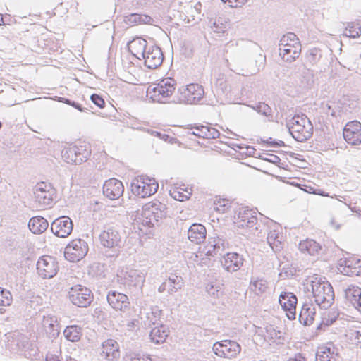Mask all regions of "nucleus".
<instances>
[{"label": "nucleus", "mask_w": 361, "mask_h": 361, "mask_svg": "<svg viewBox=\"0 0 361 361\" xmlns=\"http://www.w3.org/2000/svg\"><path fill=\"white\" fill-rule=\"evenodd\" d=\"M58 269L57 261L51 256H42L37 262V273L42 279L54 277L57 274Z\"/></svg>", "instance_id": "f8f14e48"}, {"label": "nucleus", "mask_w": 361, "mask_h": 361, "mask_svg": "<svg viewBox=\"0 0 361 361\" xmlns=\"http://www.w3.org/2000/svg\"><path fill=\"white\" fill-rule=\"evenodd\" d=\"M262 160L266 161L267 162H270L274 164H279L281 161V159L275 155L271 154H266L264 157L261 158Z\"/></svg>", "instance_id": "4d7b16f0"}, {"label": "nucleus", "mask_w": 361, "mask_h": 361, "mask_svg": "<svg viewBox=\"0 0 361 361\" xmlns=\"http://www.w3.org/2000/svg\"><path fill=\"white\" fill-rule=\"evenodd\" d=\"M42 324L49 338H56L59 335L60 327L56 317L51 315L44 316Z\"/></svg>", "instance_id": "b1692460"}, {"label": "nucleus", "mask_w": 361, "mask_h": 361, "mask_svg": "<svg viewBox=\"0 0 361 361\" xmlns=\"http://www.w3.org/2000/svg\"><path fill=\"white\" fill-rule=\"evenodd\" d=\"M229 207L228 200H219L217 202H214V209L216 212L224 213L227 211Z\"/></svg>", "instance_id": "864d4df0"}, {"label": "nucleus", "mask_w": 361, "mask_h": 361, "mask_svg": "<svg viewBox=\"0 0 361 361\" xmlns=\"http://www.w3.org/2000/svg\"><path fill=\"white\" fill-rule=\"evenodd\" d=\"M176 86V82L173 78H164L148 87L147 97L154 102L166 103L174 93Z\"/></svg>", "instance_id": "7ed1b4c3"}, {"label": "nucleus", "mask_w": 361, "mask_h": 361, "mask_svg": "<svg viewBox=\"0 0 361 361\" xmlns=\"http://www.w3.org/2000/svg\"><path fill=\"white\" fill-rule=\"evenodd\" d=\"M145 65L149 69H155L163 62L164 56L161 49L155 45H150L141 58Z\"/></svg>", "instance_id": "a211bd4d"}, {"label": "nucleus", "mask_w": 361, "mask_h": 361, "mask_svg": "<svg viewBox=\"0 0 361 361\" xmlns=\"http://www.w3.org/2000/svg\"><path fill=\"white\" fill-rule=\"evenodd\" d=\"M299 249L302 252H307L310 255H316L320 252L322 247L315 240L307 239L300 243Z\"/></svg>", "instance_id": "72a5a7b5"}, {"label": "nucleus", "mask_w": 361, "mask_h": 361, "mask_svg": "<svg viewBox=\"0 0 361 361\" xmlns=\"http://www.w3.org/2000/svg\"><path fill=\"white\" fill-rule=\"evenodd\" d=\"M106 300L109 305L116 311L127 314L130 310L129 298L124 293L110 290L106 295Z\"/></svg>", "instance_id": "ddd939ff"}, {"label": "nucleus", "mask_w": 361, "mask_h": 361, "mask_svg": "<svg viewBox=\"0 0 361 361\" xmlns=\"http://www.w3.org/2000/svg\"><path fill=\"white\" fill-rule=\"evenodd\" d=\"M283 236L276 229L270 231L267 234V243L274 251H279L282 248Z\"/></svg>", "instance_id": "f704fd0d"}, {"label": "nucleus", "mask_w": 361, "mask_h": 361, "mask_svg": "<svg viewBox=\"0 0 361 361\" xmlns=\"http://www.w3.org/2000/svg\"><path fill=\"white\" fill-rule=\"evenodd\" d=\"M251 107L255 110L258 114H260L266 117L271 118V107L265 103L259 102L255 106H251Z\"/></svg>", "instance_id": "a18cd8bd"}, {"label": "nucleus", "mask_w": 361, "mask_h": 361, "mask_svg": "<svg viewBox=\"0 0 361 361\" xmlns=\"http://www.w3.org/2000/svg\"><path fill=\"white\" fill-rule=\"evenodd\" d=\"M123 361H152L148 357H145L138 353H129L124 357Z\"/></svg>", "instance_id": "8fccbe9b"}, {"label": "nucleus", "mask_w": 361, "mask_h": 361, "mask_svg": "<svg viewBox=\"0 0 361 361\" xmlns=\"http://www.w3.org/2000/svg\"><path fill=\"white\" fill-rule=\"evenodd\" d=\"M345 299L353 305L356 302L357 298L361 297V288L355 285L350 284L343 289Z\"/></svg>", "instance_id": "4c0bfd02"}, {"label": "nucleus", "mask_w": 361, "mask_h": 361, "mask_svg": "<svg viewBox=\"0 0 361 361\" xmlns=\"http://www.w3.org/2000/svg\"><path fill=\"white\" fill-rule=\"evenodd\" d=\"M206 289L207 293L214 298H218L222 294L221 288L219 285L217 286L213 283H209L207 286Z\"/></svg>", "instance_id": "603ef678"}, {"label": "nucleus", "mask_w": 361, "mask_h": 361, "mask_svg": "<svg viewBox=\"0 0 361 361\" xmlns=\"http://www.w3.org/2000/svg\"><path fill=\"white\" fill-rule=\"evenodd\" d=\"M211 247H212L213 250L209 252H213L215 255L223 256L224 252L226 249L228 248L229 243L223 237H217L214 238L212 241H210Z\"/></svg>", "instance_id": "c9c22d12"}, {"label": "nucleus", "mask_w": 361, "mask_h": 361, "mask_svg": "<svg viewBox=\"0 0 361 361\" xmlns=\"http://www.w3.org/2000/svg\"><path fill=\"white\" fill-rule=\"evenodd\" d=\"M351 341L359 348H361V330L353 331L350 333Z\"/></svg>", "instance_id": "5fc2aeb1"}, {"label": "nucleus", "mask_w": 361, "mask_h": 361, "mask_svg": "<svg viewBox=\"0 0 361 361\" xmlns=\"http://www.w3.org/2000/svg\"><path fill=\"white\" fill-rule=\"evenodd\" d=\"M33 193L36 207L39 209H44L51 206L56 192L50 184L42 182L35 186Z\"/></svg>", "instance_id": "423d86ee"}, {"label": "nucleus", "mask_w": 361, "mask_h": 361, "mask_svg": "<svg viewBox=\"0 0 361 361\" xmlns=\"http://www.w3.org/2000/svg\"><path fill=\"white\" fill-rule=\"evenodd\" d=\"M73 227L71 219L66 216L57 218L51 224L52 233L59 238L68 237L71 233Z\"/></svg>", "instance_id": "dca6fc26"}, {"label": "nucleus", "mask_w": 361, "mask_h": 361, "mask_svg": "<svg viewBox=\"0 0 361 361\" xmlns=\"http://www.w3.org/2000/svg\"><path fill=\"white\" fill-rule=\"evenodd\" d=\"M145 277L144 271L126 268L118 272L116 280L118 283L127 286L129 288H135L142 290Z\"/></svg>", "instance_id": "39448f33"}, {"label": "nucleus", "mask_w": 361, "mask_h": 361, "mask_svg": "<svg viewBox=\"0 0 361 361\" xmlns=\"http://www.w3.org/2000/svg\"><path fill=\"white\" fill-rule=\"evenodd\" d=\"M161 314V310H160L158 307H154L152 309V316H154V319L149 317L150 321L154 324L157 321V318H159L160 314Z\"/></svg>", "instance_id": "052dcab7"}, {"label": "nucleus", "mask_w": 361, "mask_h": 361, "mask_svg": "<svg viewBox=\"0 0 361 361\" xmlns=\"http://www.w3.org/2000/svg\"><path fill=\"white\" fill-rule=\"evenodd\" d=\"M279 302L283 310L286 312L290 320L295 319L297 297L290 292H282L279 298Z\"/></svg>", "instance_id": "f3484780"}, {"label": "nucleus", "mask_w": 361, "mask_h": 361, "mask_svg": "<svg viewBox=\"0 0 361 361\" xmlns=\"http://www.w3.org/2000/svg\"><path fill=\"white\" fill-rule=\"evenodd\" d=\"M11 300L12 297L10 292L0 288V305L8 306L11 304Z\"/></svg>", "instance_id": "3c124183"}, {"label": "nucleus", "mask_w": 361, "mask_h": 361, "mask_svg": "<svg viewBox=\"0 0 361 361\" xmlns=\"http://www.w3.org/2000/svg\"><path fill=\"white\" fill-rule=\"evenodd\" d=\"M48 226L47 220L40 216L31 218L28 223L29 229L34 234L42 233L47 229Z\"/></svg>", "instance_id": "7c9ffc66"}, {"label": "nucleus", "mask_w": 361, "mask_h": 361, "mask_svg": "<svg viewBox=\"0 0 361 361\" xmlns=\"http://www.w3.org/2000/svg\"><path fill=\"white\" fill-rule=\"evenodd\" d=\"M170 195L174 200L183 202L190 198L191 192L188 190L176 188L170 190Z\"/></svg>", "instance_id": "79ce46f5"}, {"label": "nucleus", "mask_w": 361, "mask_h": 361, "mask_svg": "<svg viewBox=\"0 0 361 361\" xmlns=\"http://www.w3.org/2000/svg\"><path fill=\"white\" fill-rule=\"evenodd\" d=\"M252 289L257 295L264 293L267 289V283L265 280L257 279L254 281L252 284Z\"/></svg>", "instance_id": "49530a36"}, {"label": "nucleus", "mask_w": 361, "mask_h": 361, "mask_svg": "<svg viewBox=\"0 0 361 361\" xmlns=\"http://www.w3.org/2000/svg\"><path fill=\"white\" fill-rule=\"evenodd\" d=\"M307 60L312 65L318 63L322 57V51L320 49L314 48L308 51L307 53Z\"/></svg>", "instance_id": "c03bdc74"}, {"label": "nucleus", "mask_w": 361, "mask_h": 361, "mask_svg": "<svg viewBox=\"0 0 361 361\" xmlns=\"http://www.w3.org/2000/svg\"><path fill=\"white\" fill-rule=\"evenodd\" d=\"M343 138L351 145L361 144V123L357 121L348 122L343 128Z\"/></svg>", "instance_id": "4468645a"}, {"label": "nucleus", "mask_w": 361, "mask_h": 361, "mask_svg": "<svg viewBox=\"0 0 361 361\" xmlns=\"http://www.w3.org/2000/svg\"><path fill=\"white\" fill-rule=\"evenodd\" d=\"M214 31L216 32H224L226 28L225 25L221 23L219 24L216 21L213 23Z\"/></svg>", "instance_id": "e2e57ef3"}, {"label": "nucleus", "mask_w": 361, "mask_h": 361, "mask_svg": "<svg viewBox=\"0 0 361 361\" xmlns=\"http://www.w3.org/2000/svg\"><path fill=\"white\" fill-rule=\"evenodd\" d=\"M202 133L204 139H215L219 137L220 133L216 128L208 126L202 125Z\"/></svg>", "instance_id": "09e8293b"}, {"label": "nucleus", "mask_w": 361, "mask_h": 361, "mask_svg": "<svg viewBox=\"0 0 361 361\" xmlns=\"http://www.w3.org/2000/svg\"><path fill=\"white\" fill-rule=\"evenodd\" d=\"M90 99L98 107L102 109L104 106L105 102L101 96L97 94H93L91 95Z\"/></svg>", "instance_id": "6e6d98bb"}, {"label": "nucleus", "mask_w": 361, "mask_h": 361, "mask_svg": "<svg viewBox=\"0 0 361 361\" xmlns=\"http://www.w3.org/2000/svg\"><path fill=\"white\" fill-rule=\"evenodd\" d=\"M151 134L152 135H155L162 140H167V139L169 137V136L165 133H162L161 132H158V131H155V130H152V133Z\"/></svg>", "instance_id": "0e129e2a"}, {"label": "nucleus", "mask_w": 361, "mask_h": 361, "mask_svg": "<svg viewBox=\"0 0 361 361\" xmlns=\"http://www.w3.org/2000/svg\"><path fill=\"white\" fill-rule=\"evenodd\" d=\"M300 51V43L298 44H291L285 47H279V54L283 60L290 63L299 57Z\"/></svg>", "instance_id": "bb28decb"}, {"label": "nucleus", "mask_w": 361, "mask_h": 361, "mask_svg": "<svg viewBox=\"0 0 361 361\" xmlns=\"http://www.w3.org/2000/svg\"><path fill=\"white\" fill-rule=\"evenodd\" d=\"M216 355L226 359L235 357L241 351L240 345L231 340H224L216 342L212 347Z\"/></svg>", "instance_id": "9d476101"}, {"label": "nucleus", "mask_w": 361, "mask_h": 361, "mask_svg": "<svg viewBox=\"0 0 361 361\" xmlns=\"http://www.w3.org/2000/svg\"><path fill=\"white\" fill-rule=\"evenodd\" d=\"M204 94L202 85L191 83L178 89V102L183 104H195L202 99Z\"/></svg>", "instance_id": "6e6552de"}, {"label": "nucleus", "mask_w": 361, "mask_h": 361, "mask_svg": "<svg viewBox=\"0 0 361 361\" xmlns=\"http://www.w3.org/2000/svg\"><path fill=\"white\" fill-rule=\"evenodd\" d=\"M101 355L109 361L117 360L120 357L118 343L113 339L105 341L102 343Z\"/></svg>", "instance_id": "5701e85b"}, {"label": "nucleus", "mask_w": 361, "mask_h": 361, "mask_svg": "<svg viewBox=\"0 0 361 361\" xmlns=\"http://www.w3.org/2000/svg\"><path fill=\"white\" fill-rule=\"evenodd\" d=\"M124 187L122 182L116 178H110L103 185L104 195L110 200H117L123 195Z\"/></svg>", "instance_id": "aec40b11"}, {"label": "nucleus", "mask_w": 361, "mask_h": 361, "mask_svg": "<svg viewBox=\"0 0 361 361\" xmlns=\"http://www.w3.org/2000/svg\"><path fill=\"white\" fill-rule=\"evenodd\" d=\"M206 228L200 224H193L188 231V239L196 244L202 243L206 238Z\"/></svg>", "instance_id": "cd10ccee"}, {"label": "nucleus", "mask_w": 361, "mask_h": 361, "mask_svg": "<svg viewBox=\"0 0 361 361\" xmlns=\"http://www.w3.org/2000/svg\"><path fill=\"white\" fill-rule=\"evenodd\" d=\"M336 318H337V316L336 315L335 312H333L332 316H331V317L329 314L328 318H326L325 316L322 318V324L327 325V326L330 325L336 321Z\"/></svg>", "instance_id": "bf43d9fd"}, {"label": "nucleus", "mask_w": 361, "mask_h": 361, "mask_svg": "<svg viewBox=\"0 0 361 361\" xmlns=\"http://www.w3.org/2000/svg\"><path fill=\"white\" fill-rule=\"evenodd\" d=\"M68 297L71 302L79 307H87L93 300L92 291L81 285L71 287L68 291Z\"/></svg>", "instance_id": "1a4fd4ad"}, {"label": "nucleus", "mask_w": 361, "mask_h": 361, "mask_svg": "<svg viewBox=\"0 0 361 361\" xmlns=\"http://www.w3.org/2000/svg\"><path fill=\"white\" fill-rule=\"evenodd\" d=\"M239 218H241V226H246L248 228L253 227L256 223H257V219L256 217L253 216L252 215V213L250 211H243V213L242 212H239L238 214Z\"/></svg>", "instance_id": "a19ab883"}, {"label": "nucleus", "mask_w": 361, "mask_h": 361, "mask_svg": "<svg viewBox=\"0 0 361 361\" xmlns=\"http://www.w3.org/2000/svg\"><path fill=\"white\" fill-rule=\"evenodd\" d=\"M190 130H192L191 133L197 137L203 138L204 135H206L202 133V125L192 127Z\"/></svg>", "instance_id": "680f3d73"}, {"label": "nucleus", "mask_w": 361, "mask_h": 361, "mask_svg": "<svg viewBox=\"0 0 361 361\" xmlns=\"http://www.w3.org/2000/svg\"><path fill=\"white\" fill-rule=\"evenodd\" d=\"M159 185L154 178L140 176L135 177L131 182V191L133 195L142 198L154 195L158 190Z\"/></svg>", "instance_id": "20e7f679"}, {"label": "nucleus", "mask_w": 361, "mask_h": 361, "mask_svg": "<svg viewBox=\"0 0 361 361\" xmlns=\"http://www.w3.org/2000/svg\"><path fill=\"white\" fill-rule=\"evenodd\" d=\"M292 137L298 142L308 140L313 133V126L305 114L295 115L287 122Z\"/></svg>", "instance_id": "f03ea898"}, {"label": "nucleus", "mask_w": 361, "mask_h": 361, "mask_svg": "<svg viewBox=\"0 0 361 361\" xmlns=\"http://www.w3.org/2000/svg\"><path fill=\"white\" fill-rule=\"evenodd\" d=\"M99 240L104 247L113 248L120 244L121 235L118 231L110 227L104 229L101 233Z\"/></svg>", "instance_id": "412c9836"}, {"label": "nucleus", "mask_w": 361, "mask_h": 361, "mask_svg": "<svg viewBox=\"0 0 361 361\" xmlns=\"http://www.w3.org/2000/svg\"><path fill=\"white\" fill-rule=\"evenodd\" d=\"M88 252L87 243L82 239L73 240L65 248V258L70 262L82 259Z\"/></svg>", "instance_id": "9b49d317"}, {"label": "nucleus", "mask_w": 361, "mask_h": 361, "mask_svg": "<svg viewBox=\"0 0 361 361\" xmlns=\"http://www.w3.org/2000/svg\"><path fill=\"white\" fill-rule=\"evenodd\" d=\"M69 105L75 108L76 109L79 110L81 112L85 111V109L82 108L80 104L75 102L71 101V104Z\"/></svg>", "instance_id": "338daca9"}, {"label": "nucleus", "mask_w": 361, "mask_h": 361, "mask_svg": "<svg viewBox=\"0 0 361 361\" xmlns=\"http://www.w3.org/2000/svg\"><path fill=\"white\" fill-rule=\"evenodd\" d=\"M345 35L351 38H357L361 35V25L353 24L345 30Z\"/></svg>", "instance_id": "de8ad7c7"}, {"label": "nucleus", "mask_w": 361, "mask_h": 361, "mask_svg": "<svg viewBox=\"0 0 361 361\" xmlns=\"http://www.w3.org/2000/svg\"><path fill=\"white\" fill-rule=\"evenodd\" d=\"M298 43L300 42L297 36L293 32H288L281 38L279 47H285L291 44H298Z\"/></svg>", "instance_id": "37998d69"}, {"label": "nucleus", "mask_w": 361, "mask_h": 361, "mask_svg": "<svg viewBox=\"0 0 361 361\" xmlns=\"http://www.w3.org/2000/svg\"><path fill=\"white\" fill-rule=\"evenodd\" d=\"M144 211L147 219H149L146 224L152 225L154 224L153 221H158L166 216V206L160 202H150L145 204Z\"/></svg>", "instance_id": "2eb2a0df"}, {"label": "nucleus", "mask_w": 361, "mask_h": 361, "mask_svg": "<svg viewBox=\"0 0 361 361\" xmlns=\"http://www.w3.org/2000/svg\"><path fill=\"white\" fill-rule=\"evenodd\" d=\"M222 267L228 272L238 271L243 264L244 259L237 252H227L221 259Z\"/></svg>", "instance_id": "6ab92c4d"}, {"label": "nucleus", "mask_w": 361, "mask_h": 361, "mask_svg": "<svg viewBox=\"0 0 361 361\" xmlns=\"http://www.w3.org/2000/svg\"><path fill=\"white\" fill-rule=\"evenodd\" d=\"M353 306L361 313V296L357 298L356 302H355Z\"/></svg>", "instance_id": "774afa93"}, {"label": "nucleus", "mask_w": 361, "mask_h": 361, "mask_svg": "<svg viewBox=\"0 0 361 361\" xmlns=\"http://www.w3.org/2000/svg\"><path fill=\"white\" fill-rule=\"evenodd\" d=\"M124 22L127 25L133 26L137 24L152 25L154 23V20L147 15L130 13L124 16Z\"/></svg>", "instance_id": "2f4dec72"}, {"label": "nucleus", "mask_w": 361, "mask_h": 361, "mask_svg": "<svg viewBox=\"0 0 361 361\" xmlns=\"http://www.w3.org/2000/svg\"><path fill=\"white\" fill-rule=\"evenodd\" d=\"M91 155L89 145H78L71 146L62 151L61 156L68 164H81L86 161Z\"/></svg>", "instance_id": "0eeeda50"}, {"label": "nucleus", "mask_w": 361, "mask_h": 361, "mask_svg": "<svg viewBox=\"0 0 361 361\" xmlns=\"http://www.w3.org/2000/svg\"><path fill=\"white\" fill-rule=\"evenodd\" d=\"M271 329L273 331V333L270 332L271 338H280L281 336V331H276L271 326L270 327L269 330H267V331H270Z\"/></svg>", "instance_id": "69168bd1"}, {"label": "nucleus", "mask_w": 361, "mask_h": 361, "mask_svg": "<svg viewBox=\"0 0 361 361\" xmlns=\"http://www.w3.org/2000/svg\"><path fill=\"white\" fill-rule=\"evenodd\" d=\"M223 2L228 3L232 8H236L244 4L247 0H221Z\"/></svg>", "instance_id": "13d9d810"}, {"label": "nucleus", "mask_w": 361, "mask_h": 361, "mask_svg": "<svg viewBox=\"0 0 361 361\" xmlns=\"http://www.w3.org/2000/svg\"><path fill=\"white\" fill-rule=\"evenodd\" d=\"M183 285L184 282L181 276L171 274L168 279L159 286L158 291L164 293L165 290H167L169 294H173L174 292L181 289Z\"/></svg>", "instance_id": "4be33fe9"}, {"label": "nucleus", "mask_w": 361, "mask_h": 361, "mask_svg": "<svg viewBox=\"0 0 361 361\" xmlns=\"http://www.w3.org/2000/svg\"><path fill=\"white\" fill-rule=\"evenodd\" d=\"M29 340L30 339L27 336L18 332H16L13 334L10 345L13 350H16L19 353L20 349H22L23 347H25V345H28Z\"/></svg>", "instance_id": "58836bf2"}, {"label": "nucleus", "mask_w": 361, "mask_h": 361, "mask_svg": "<svg viewBox=\"0 0 361 361\" xmlns=\"http://www.w3.org/2000/svg\"><path fill=\"white\" fill-rule=\"evenodd\" d=\"M25 357L30 360H38L40 357L37 347L30 341H28V345H25L19 351Z\"/></svg>", "instance_id": "ea45409f"}, {"label": "nucleus", "mask_w": 361, "mask_h": 361, "mask_svg": "<svg viewBox=\"0 0 361 361\" xmlns=\"http://www.w3.org/2000/svg\"><path fill=\"white\" fill-rule=\"evenodd\" d=\"M127 46L129 51L138 59H141L149 47L147 42L141 37L133 39Z\"/></svg>", "instance_id": "a878e982"}, {"label": "nucleus", "mask_w": 361, "mask_h": 361, "mask_svg": "<svg viewBox=\"0 0 361 361\" xmlns=\"http://www.w3.org/2000/svg\"><path fill=\"white\" fill-rule=\"evenodd\" d=\"M304 291L310 294L315 303L322 309L329 307L334 300L331 285L324 278L318 275L307 277L303 281Z\"/></svg>", "instance_id": "f257e3e1"}, {"label": "nucleus", "mask_w": 361, "mask_h": 361, "mask_svg": "<svg viewBox=\"0 0 361 361\" xmlns=\"http://www.w3.org/2000/svg\"><path fill=\"white\" fill-rule=\"evenodd\" d=\"M316 312L312 303H305L302 305L299 314V321L305 326H310L313 323Z\"/></svg>", "instance_id": "c85d7f7f"}, {"label": "nucleus", "mask_w": 361, "mask_h": 361, "mask_svg": "<svg viewBox=\"0 0 361 361\" xmlns=\"http://www.w3.org/2000/svg\"><path fill=\"white\" fill-rule=\"evenodd\" d=\"M63 335L68 341L78 342L82 335V328L76 325L68 326L64 329Z\"/></svg>", "instance_id": "e433bc0d"}, {"label": "nucleus", "mask_w": 361, "mask_h": 361, "mask_svg": "<svg viewBox=\"0 0 361 361\" xmlns=\"http://www.w3.org/2000/svg\"><path fill=\"white\" fill-rule=\"evenodd\" d=\"M340 271L347 276H359L361 274V261L356 259H348L341 262Z\"/></svg>", "instance_id": "393cba45"}, {"label": "nucleus", "mask_w": 361, "mask_h": 361, "mask_svg": "<svg viewBox=\"0 0 361 361\" xmlns=\"http://www.w3.org/2000/svg\"><path fill=\"white\" fill-rule=\"evenodd\" d=\"M338 353L334 347L321 346L317 350L315 361H336Z\"/></svg>", "instance_id": "c756f323"}, {"label": "nucleus", "mask_w": 361, "mask_h": 361, "mask_svg": "<svg viewBox=\"0 0 361 361\" xmlns=\"http://www.w3.org/2000/svg\"><path fill=\"white\" fill-rule=\"evenodd\" d=\"M169 332L168 328L164 325L153 328L149 334L151 341L156 344L164 343L169 335Z\"/></svg>", "instance_id": "473e14b6"}]
</instances>
